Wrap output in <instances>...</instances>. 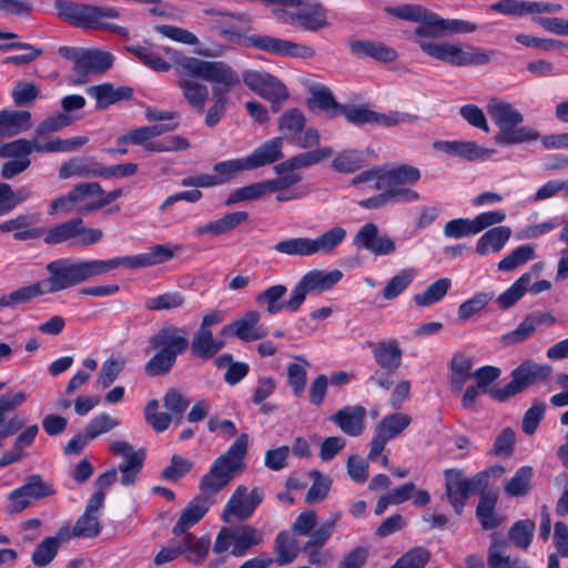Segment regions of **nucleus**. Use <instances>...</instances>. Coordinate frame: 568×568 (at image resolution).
<instances>
[{
  "mask_svg": "<svg viewBox=\"0 0 568 568\" xmlns=\"http://www.w3.org/2000/svg\"><path fill=\"white\" fill-rule=\"evenodd\" d=\"M306 125V118L303 112L296 108L285 111L278 118V131L283 140H292L296 134L302 133Z\"/></svg>",
  "mask_w": 568,
  "mask_h": 568,
  "instance_id": "obj_43",
  "label": "nucleus"
},
{
  "mask_svg": "<svg viewBox=\"0 0 568 568\" xmlns=\"http://www.w3.org/2000/svg\"><path fill=\"white\" fill-rule=\"evenodd\" d=\"M275 250L287 255H314L312 239L310 237H295L281 241L275 245Z\"/></svg>",
  "mask_w": 568,
  "mask_h": 568,
  "instance_id": "obj_62",
  "label": "nucleus"
},
{
  "mask_svg": "<svg viewBox=\"0 0 568 568\" xmlns=\"http://www.w3.org/2000/svg\"><path fill=\"white\" fill-rule=\"evenodd\" d=\"M410 422L409 415L394 413L382 418L375 432H379L390 440L402 434L409 426Z\"/></svg>",
  "mask_w": 568,
  "mask_h": 568,
  "instance_id": "obj_49",
  "label": "nucleus"
},
{
  "mask_svg": "<svg viewBox=\"0 0 568 568\" xmlns=\"http://www.w3.org/2000/svg\"><path fill=\"white\" fill-rule=\"evenodd\" d=\"M508 542L504 539L493 538L488 548L487 562L489 568H529V566L520 560H511L507 554Z\"/></svg>",
  "mask_w": 568,
  "mask_h": 568,
  "instance_id": "obj_36",
  "label": "nucleus"
},
{
  "mask_svg": "<svg viewBox=\"0 0 568 568\" xmlns=\"http://www.w3.org/2000/svg\"><path fill=\"white\" fill-rule=\"evenodd\" d=\"M332 154L333 149L331 146L306 151L288 158L287 160L275 165L274 169L277 174H284L288 172L295 173L297 170L318 164L320 162L331 158Z\"/></svg>",
  "mask_w": 568,
  "mask_h": 568,
  "instance_id": "obj_27",
  "label": "nucleus"
},
{
  "mask_svg": "<svg viewBox=\"0 0 568 568\" xmlns=\"http://www.w3.org/2000/svg\"><path fill=\"white\" fill-rule=\"evenodd\" d=\"M276 383L272 377H260L254 388L252 400L255 405H258L260 413L263 415H271L276 410V405L271 402H265L275 390Z\"/></svg>",
  "mask_w": 568,
  "mask_h": 568,
  "instance_id": "obj_45",
  "label": "nucleus"
},
{
  "mask_svg": "<svg viewBox=\"0 0 568 568\" xmlns=\"http://www.w3.org/2000/svg\"><path fill=\"white\" fill-rule=\"evenodd\" d=\"M498 493L496 490H483L476 507V518L485 530L499 527L504 520L496 511Z\"/></svg>",
  "mask_w": 568,
  "mask_h": 568,
  "instance_id": "obj_29",
  "label": "nucleus"
},
{
  "mask_svg": "<svg viewBox=\"0 0 568 568\" xmlns=\"http://www.w3.org/2000/svg\"><path fill=\"white\" fill-rule=\"evenodd\" d=\"M452 286V281L442 277L432 283L423 293L414 295V302L420 307H427L439 302L447 294Z\"/></svg>",
  "mask_w": 568,
  "mask_h": 568,
  "instance_id": "obj_47",
  "label": "nucleus"
},
{
  "mask_svg": "<svg viewBox=\"0 0 568 568\" xmlns=\"http://www.w3.org/2000/svg\"><path fill=\"white\" fill-rule=\"evenodd\" d=\"M247 489L245 486H239L233 493L222 514L227 527H222L219 531L213 551L223 554L232 548V555L244 556L248 551V527L245 525H234L235 521H243L248 518Z\"/></svg>",
  "mask_w": 568,
  "mask_h": 568,
  "instance_id": "obj_3",
  "label": "nucleus"
},
{
  "mask_svg": "<svg viewBox=\"0 0 568 568\" xmlns=\"http://www.w3.org/2000/svg\"><path fill=\"white\" fill-rule=\"evenodd\" d=\"M173 257V251L163 246V245H155L153 246L150 252L138 254V255H131V256H120L114 257L113 265L114 268L124 266L128 268H139V267H148L152 265H156L163 262L169 261Z\"/></svg>",
  "mask_w": 568,
  "mask_h": 568,
  "instance_id": "obj_24",
  "label": "nucleus"
},
{
  "mask_svg": "<svg viewBox=\"0 0 568 568\" xmlns=\"http://www.w3.org/2000/svg\"><path fill=\"white\" fill-rule=\"evenodd\" d=\"M386 172L394 189H405L404 185L415 184L420 179V171L407 164L396 165Z\"/></svg>",
  "mask_w": 568,
  "mask_h": 568,
  "instance_id": "obj_53",
  "label": "nucleus"
},
{
  "mask_svg": "<svg viewBox=\"0 0 568 568\" xmlns=\"http://www.w3.org/2000/svg\"><path fill=\"white\" fill-rule=\"evenodd\" d=\"M103 236L102 230L85 226L82 217H73L44 229L42 235L48 245L65 244L68 247L90 246L100 242Z\"/></svg>",
  "mask_w": 568,
  "mask_h": 568,
  "instance_id": "obj_8",
  "label": "nucleus"
},
{
  "mask_svg": "<svg viewBox=\"0 0 568 568\" xmlns=\"http://www.w3.org/2000/svg\"><path fill=\"white\" fill-rule=\"evenodd\" d=\"M176 538L181 555H184L189 562L200 564L206 558L211 547L209 536L196 538L193 534H181Z\"/></svg>",
  "mask_w": 568,
  "mask_h": 568,
  "instance_id": "obj_32",
  "label": "nucleus"
},
{
  "mask_svg": "<svg viewBox=\"0 0 568 568\" xmlns=\"http://www.w3.org/2000/svg\"><path fill=\"white\" fill-rule=\"evenodd\" d=\"M27 400L24 392L6 393L0 396V439L8 438L24 427V419L19 416H12L7 419V415L21 406Z\"/></svg>",
  "mask_w": 568,
  "mask_h": 568,
  "instance_id": "obj_21",
  "label": "nucleus"
},
{
  "mask_svg": "<svg viewBox=\"0 0 568 568\" xmlns=\"http://www.w3.org/2000/svg\"><path fill=\"white\" fill-rule=\"evenodd\" d=\"M534 257L535 250L531 245L526 244L518 246L510 254L499 261L498 270L503 272H510Z\"/></svg>",
  "mask_w": 568,
  "mask_h": 568,
  "instance_id": "obj_60",
  "label": "nucleus"
},
{
  "mask_svg": "<svg viewBox=\"0 0 568 568\" xmlns=\"http://www.w3.org/2000/svg\"><path fill=\"white\" fill-rule=\"evenodd\" d=\"M73 119L65 113H57L42 120L34 130V136L42 141L47 134L58 132L72 124Z\"/></svg>",
  "mask_w": 568,
  "mask_h": 568,
  "instance_id": "obj_61",
  "label": "nucleus"
},
{
  "mask_svg": "<svg viewBox=\"0 0 568 568\" xmlns=\"http://www.w3.org/2000/svg\"><path fill=\"white\" fill-rule=\"evenodd\" d=\"M511 236L509 226H496L485 232L476 243V253L480 256L489 252H500Z\"/></svg>",
  "mask_w": 568,
  "mask_h": 568,
  "instance_id": "obj_33",
  "label": "nucleus"
},
{
  "mask_svg": "<svg viewBox=\"0 0 568 568\" xmlns=\"http://www.w3.org/2000/svg\"><path fill=\"white\" fill-rule=\"evenodd\" d=\"M283 138H274L256 148L251 154V168L274 163L283 158Z\"/></svg>",
  "mask_w": 568,
  "mask_h": 568,
  "instance_id": "obj_41",
  "label": "nucleus"
},
{
  "mask_svg": "<svg viewBox=\"0 0 568 568\" xmlns=\"http://www.w3.org/2000/svg\"><path fill=\"white\" fill-rule=\"evenodd\" d=\"M37 222L34 214H19L13 219L7 220L0 224V232H13L16 241H29L42 237L44 227L32 225Z\"/></svg>",
  "mask_w": 568,
  "mask_h": 568,
  "instance_id": "obj_23",
  "label": "nucleus"
},
{
  "mask_svg": "<svg viewBox=\"0 0 568 568\" xmlns=\"http://www.w3.org/2000/svg\"><path fill=\"white\" fill-rule=\"evenodd\" d=\"M550 373L551 368L548 365L525 362L511 372V382L504 387L489 388V395L497 402H505L523 393L530 385L547 379Z\"/></svg>",
  "mask_w": 568,
  "mask_h": 568,
  "instance_id": "obj_11",
  "label": "nucleus"
},
{
  "mask_svg": "<svg viewBox=\"0 0 568 568\" xmlns=\"http://www.w3.org/2000/svg\"><path fill=\"white\" fill-rule=\"evenodd\" d=\"M534 469L530 466L519 467L514 476L504 485V493L508 497H525L532 489Z\"/></svg>",
  "mask_w": 568,
  "mask_h": 568,
  "instance_id": "obj_40",
  "label": "nucleus"
},
{
  "mask_svg": "<svg viewBox=\"0 0 568 568\" xmlns=\"http://www.w3.org/2000/svg\"><path fill=\"white\" fill-rule=\"evenodd\" d=\"M274 550L276 554L275 562L280 566L292 564L300 552L296 539L287 530H282L277 534Z\"/></svg>",
  "mask_w": 568,
  "mask_h": 568,
  "instance_id": "obj_42",
  "label": "nucleus"
},
{
  "mask_svg": "<svg viewBox=\"0 0 568 568\" xmlns=\"http://www.w3.org/2000/svg\"><path fill=\"white\" fill-rule=\"evenodd\" d=\"M110 450L116 456L124 457V462L116 468L121 473V484L126 487L134 485L144 464L145 449L134 450L130 443L116 440L110 446Z\"/></svg>",
  "mask_w": 568,
  "mask_h": 568,
  "instance_id": "obj_17",
  "label": "nucleus"
},
{
  "mask_svg": "<svg viewBox=\"0 0 568 568\" xmlns=\"http://www.w3.org/2000/svg\"><path fill=\"white\" fill-rule=\"evenodd\" d=\"M419 199V194L414 190H390L382 192L375 196L361 200L358 205L368 210H377L386 206L388 203L395 202H415Z\"/></svg>",
  "mask_w": 568,
  "mask_h": 568,
  "instance_id": "obj_35",
  "label": "nucleus"
},
{
  "mask_svg": "<svg viewBox=\"0 0 568 568\" xmlns=\"http://www.w3.org/2000/svg\"><path fill=\"white\" fill-rule=\"evenodd\" d=\"M429 559V550L424 547H414L400 556L390 568H424Z\"/></svg>",
  "mask_w": 568,
  "mask_h": 568,
  "instance_id": "obj_63",
  "label": "nucleus"
},
{
  "mask_svg": "<svg viewBox=\"0 0 568 568\" xmlns=\"http://www.w3.org/2000/svg\"><path fill=\"white\" fill-rule=\"evenodd\" d=\"M343 273L339 270L322 271L313 270L302 276L294 286V293L297 296L300 307L306 300L307 294H321L331 290L342 278Z\"/></svg>",
  "mask_w": 568,
  "mask_h": 568,
  "instance_id": "obj_16",
  "label": "nucleus"
},
{
  "mask_svg": "<svg viewBox=\"0 0 568 568\" xmlns=\"http://www.w3.org/2000/svg\"><path fill=\"white\" fill-rule=\"evenodd\" d=\"M286 292L287 287L283 284L272 285L258 294L255 301L260 306H265V311L270 315H275L283 310L295 313L300 310L297 296L293 288L291 297L283 302L282 298L285 296Z\"/></svg>",
  "mask_w": 568,
  "mask_h": 568,
  "instance_id": "obj_22",
  "label": "nucleus"
},
{
  "mask_svg": "<svg viewBox=\"0 0 568 568\" xmlns=\"http://www.w3.org/2000/svg\"><path fill=\"white\" fill-rule=\"evenodd\" d=\"M251 91L270 101L274 113L281 110L290 97L286 85L280 79L261 71H251Z\"/></svg>",
  "mask_w": 568,
  "mask_h": 568,
  "instance_id": "obj_15",
  "label": "nucleus"
},
{
  "mask_svg": "<svg viewBox=\"0 0 568 568\" xmlns=\"http://www.w3.org/2000/svg\"><path fill=\"white\" fill-rule=\"evenodd\" d=\"M166 53L172 55L173 67L179 75L176 85L181 89L184 99L197 112H203L209 98V89L199 79L220 83L232 88L240 82L233 69L223 61H205L194 57H186L171 49Z\"/></svg>",
  "mask_w": 568,
  "mask_h": 568,
  "instance_id": "obj_2",
  "label": "nucleus"
},
{
  "mask_svg": "<svg viewBox=\"0 0 568 568\" xmlns=\"http://www.w3.org/2000/svg\"><path fill=\"white\" fill-rule=\"evenodd\" d=\"M39 87L31 82L19 81L13 87L11 95L16 106H31L39 97Z\"/></svg>",
  "mask_w": 568,
  "mask_h": 568,
  "instance_id": "obj_64",
  "label": "nucleus"
},
{
  "mask_svg": "<svg viewBox=\"0 0 568 568\" xmlns=\"http://www.w3.org/2000/svg\"><path fill=\"white\" fill-rule=\"evenodd\" d=\"M341 114L345 116L348 123L355 125H382L395 126L402 123H416L418 116L409 113L392 111L389 113H379L365 105L341 106Z\"/></svg>",
  "mask_w": 568,
  "mask_h": 568,
  "instance_id": "obj_12",
  "label": "nucleus"
},
{
  "mask_svg": "<svg viewBox=\"0 0 568 568\" xmlns=\"http://www.w3.org/2000/svg\"><path fill=\"white\" fill-rule=\"evenodd\" d=\"M101 163L92 158H72L59 168L60 179L100 176Z\"/></svg>",
  "mask_w": 568,
  "mask_h": 568,
  "instance_id": "obj_34",
  "label": "nucleus"
},
{
  "mask_svg": "<svg viewBox=\"0 0 568 568\" xmlns=\"http://www.w3.org/2000/svg\"><path fill=\"white\" fill-rule=\"evenodd\" d=\"M31 129V113L27 110H0V138H12Z\"/></svg>",
  "mask_w": 568,
  "mask_h": 568,
  "instance_id": "obj_28",
  "label": "nucleus"
},
{
  "mask_svg": "<svg viewBox=\"0 0 568 568\" xmlns=\"http://www.w3.org/2000/svg\"><path fill=\"white\" fill-rule=\"evenodd\" d=\"M308 476L313 479V485L305 496V501L308 504L323 501L329 493L332 480L316 469L311 470Z\"/></svg>",
  "mask_w": 568,
  "mask_h": 568,
  "instance_id": "obj_59",
  "label": "nucleus"
},
{
  "mask_svg": "<svg viewBox=\"0 0 568 568\" xmlns=\"http://www.w3.org/2000/svg\"><path fill=\"white\" fill-rule=\"evenodd\" d=\"M251 47L271 54L291 58L312 59L315 55V50L310 45L265 34H251Z\"/></svg>",
  "mask_w": 568,
  "mask_h": 568,
  "instance_id": "obj_14",
  "label": "nucleus"
},
{
  "mask_svg": "<svg viewBox=\"0 0 568 568\" xmlns=\"http://www.w3.org/2000/svg\"><path fill=\"white\" fill-rule=\"evenodd\" d=\"M125 367V359L121 357H109L101 367L95 385L105 389L112 385Z\"/></svg>",
  "mask_w": 568,
  "mask_h": 568,
  "instance_id": "obj_54",
  "label": "nucleus"
},
{
  "mask_svg": "<svg viewBox=\"0 0 568 568\" xmlns=\"http://www.w3.org/2000/svg\"><path fill=\"white\" fill-rule=\"evenodd\" d=\"M535 528V521L530 519L517 520L509 528L508 537L516 547L527 549L532 541Z\"/></svg>",
  "mask_w": 568,
  "mask_h": 568,
  "instance_id": "obj_52",
  "label": "nucleus"
},
{
  "mask_svg": "<svg viewBox=\"0 0 568 568\" xmlns=\"http://www.w3.org/2000/svg\"><path fill=\"white\" fill-rule=\"evenodd\" d=\"M32 152L45 153L44 141L33 136L32 139H17L0 145V158L19 161H31Z\"/></svg>",
  "mask_w": 568,
  "mask_h": 568,
  "instance_id": "obj_30",
  "label": "nucleus"
},
{
  "mask_svg": "<svg viewBox=\"0 0 568 568\" xmlns=\"http://www.w3.org/2000/svg\"><path fill=\"white\" fill-rule=\"evenodd\" d=\"M103 507L102 494H93L89 499L84 513L73 526L75 538H95L101 534L100 509Z\"/></svg>",
  "mask_w": 568,
  "mask_h": 568,
  "instance_id": "obj_20",
  "label": "nucleus"
},
{
  "mask_svg": "<svg viewBox=\"0 0 568 568\" xmlns=\"http://www.w3.org/2000/svg\"><path fill=\"white\" fill-rule=\"evenodd\" d=\"M347 236V231L342 226H335L320 236L312 239L314 254H329L341 245Z\"/></svg>",
  "mask_w": 568,
  "mask_h": 568,
  "instance_id": "obj_44",
  "label": "nucleus"
},
{
  "mask_svg": "<svg viewBox=\"0 0 568 568\" xmlns=\"http://www.w3.org/2000/svg\"><path fill=\"white\" fill-rule=\"evenodd\" d=\"M296 8L294 11L277 8L273 13L282 23L296 26L304 31L316 32L328 27L326 11L321 4L304 6L302 3Z\"/></svg>",
  "mask_w": 568,
  "mask_h": 568,
  "instance_id": "obj_13",
  "label": "nucleus"
},
{
  "mask_svg": "<svg viewBox=\"0 0 568 568\" xmlns=\"http://www.w3.org/2000/svg\"><path fill=\"white\" fill-rule=\"evenodd\" d=\"M248 437L242 434L212 464L210 471L200 481V489L203 496L194 498L182 510L172 534L179 537L181 534H191L189 529L197 524L209 511L207 497L221 491L244 467V457L247 450Z\"/></svg>",
  "mask_w": 568,
  "mask_h": 568,
  "instance_id": "obj_1",
  "label": "nucleus"
},
{
  "mask_svg": "<svg viewBox=\"0 0 568 568\" xmlns=\"http://www.w3.org/2000/svg\"><path fill=\"white\" fill-rule=\"evenodd\" d=\"M113 57L111 53L100 50L85 49L78 64L75 73L68 77L71 84L80 85L88 82L90 74L104 73L112 67Z\"/></svg>",
  "mask_w": 568,
  "mask_h": 568,
  "instance_id": "obj_19",
  "label": "nucleus"
},
{
  "mask_svg": "<svg viewBox=\"0 0 568 568\" xmlns=\"http://www.w3.org/2000/svg\"><path fill=\"white\" fill-rule=\"evenodd\" d=\"M149 345L156 351L146 362L144 371L151 377L168 375L178 356L190 347L189 332L184 326L173 324L162 326L149 338Z\"/></svg>",
  "mask_w": 568,
  "mask_h": 568,
  "instance_id": "obj_4",
  "label": "nucleus"
},
{
  "mask_svg": "<svg viewBox=\"0 0 568 568\" xmlns=\"http://www.w3.org/2000/svg\"><path fill=\"white\" fill-rule=\"evenodd\" d=\"M444 478L445 495L455 513L462 515L469 496L487 487L489 471H480L471 478H466L463 470L449 468L445 469Z\"/></svg>",
  "mask_w": 568,
  "mask_h": 568,
  "instance_id": "obj_9",
  "label": "nucleus"
},
{
  "mask_svg": "<svg viewBox=\"0 0 568 568\" xmlns=\"http://www.w3.org/2000/svg\"><path fill=\"white\" fill-rule=\"evenodd\" d=\"M248 217L247 212H233L225 214L223 217L212 221L205 225L196 227L195 234L201 236L204 234L221 235L235 229Z\"/></svg>",
  "mask_w": 568,
  "mask_h": 568,
  "instance_id": "obj_39",
  "label": "nucleus"
},
{
  "mask_svg": "<svg viewBox=\"0 0 568 568\" xmlns=\"http://www.w3.org/2000/svg\"><path fill=\"white\" fill-rule=\"evenodd\" d=\"M414 268H404L393 276L383 290V297L387 301L396 298L414 280Z\"/></svg>",
  "mask_w": 568,
  "mask_h": 568,
  "instance_id": "obj_57",
  "label": "nucleus"
},
{
  "mask_svg": "<svg viewBox=\"0 0 568 568\" xmlns=\"http://www.w3.org/2000/svg\"><path fill=\"white\" fill-rule=\"evenodd\" d=\"M19 488L26 497L30 499L33 498L36 500L43 499L55 494L52 484L45 481L42 476L38 474L27 476L24 478V484Z\"/></svg>",
  "mask_w": 568,
  "mask_h": 568,
  "instance_id": "obj_50",
  "label": "nucleus"
},
{
  "mask_svg": "<svg viewBox=\"0 0 568 568\" xmlns=\"http://www.w3.org/2000/svg\"><path fill=\"white\" fill-rule=\"evenodd\" d=\"M351 49L358 55L369 57L381 62H394L398 54L392 47L377 41H355Z\"/></svg>",
  "mask_w": 568,
  "mask_h": 568,
  "instance_id": "obj_38",
  "label": "nucleus"
},
{
  "mask_svg": "<svg viewBox=\"0 0 568 568\" xmlns=\"http://www.w3.org/2000/svg\"><path fill=\"white\" fill-rule=\"evenodd\" d=\"M45 270L49 274L44 284L47 293H55L80 285L114 270L113 260L72 261L58 258L50 262Z\"/></svg>",
  "mask_w": 568,
  "mask_h": 568,
  "instance_id": "obj_5",
  "label": "nucleus"
},
{
  "mask_svg": "<svg viewBox=\"0 0 568 568\" xmlns=\"http://www.w3.org/2000/svg\"><path fill=\"white\" fill-rule=\"evenodd\" d=\"M373 358L381 368L396 372L402 365L403 349L396 339L371 344Z\"/></svg>",
  "mask_w": 568,
  "mask_h": 568,
  "instance_id": "obj_31",
  "label": "nucleus"
},
{
  "mask_svg": "<svg viewBox=\"0 0 568 568\" xmlns=\"http://www.w3.org/2000/svg\"><path fill=\"white\" fill-rule=\"evenodd\" d=\"M493 298V293L481 292L463 302L458 307V321L463 323L468 321L484 310Z\"/></svg>",
  "mask_w": 568,
  "mask_h": 568,
  "instance_id": "obj_58",
  "label": "nucleus"
},
{
  "mask_svg": "<svg viewBox=\"0 0 568 568\" xmlns=\"http://www.w3.org/2000/svg\"><path fill=\"white\" fill-rule=\"evenodd\" d=\"M45 292L41 288L40 283L31 284L28 286L20 287L9 294L1 295L2 307H14L19 304H24L31 300L44 294Z\"/></svg>",
  "mask_w": 568,
  "mask_h": 568,
  "instance_id": "obj_51",
  "label": "nucleus"
},
{
  "mask_svg": "<svg viewBox=\"0 0 568 568\" xmlns=\"http://www.w3.org/2000/svg\"><path fill=\"white\" fill-rule=\"evenodd\" d=\"M307 105L311 110L316 109L326 111L329 116H335L341 113V104H338L331 90L326 87L316 88L312 90V97L307 100Z\"/></svg>",
  "mask_w": 568,
  "mask_h": 568,
  "instance_id": "obj_48",
  "label": "nucleus"
},
{
  "mask_svg": "<svg viewBox=\"0 0 568 568\" xmlns=\"http://www.w3.org/2000/svg\"><path fill=\"white\" fill-rule=\"evenodd\" d=\"M353 244L359 250H366L374 255H390L396 251L395 241L387 234H379L375 223L364 224L355 234Z\"/></svg>",
  "mask_w": 568,
  "mask_h": 568,
  "instance_id": "obj_18",
  "label": "nucleus"
},
{
  "mask_svg": "<svg viewBox=\"0 0 568 568\" xmlns=\"http://www.w3.org/2000/svg\"><path fill=\"white\" fill-rule=\"evenodd\" d=\"M185 303L184 296L179 292H166L161 295L146 298L144 306L148 311L160 312L182 307Z\"/></svg>",
  "mask_w": 568,
  "mask_h": 568,
  "instance_id": "obj_55",
  "label": "nucleus"
},
{
  "mask_svg": "<svg viewBox=\"0 0 568 568\" xmlns=\"http://www.w3.org/2000/svg\"><path fill=\"white\" fill-rule=\"evenodd\" d=\"M419 48L432 58L456 67L486 64L495 53L474 47L464 50L450 43L420 42Z\"/></svg>",
  "mask_w": 568,
  "mask_h": 568,
  "instance_id": "obj_10",
  "label": "nucleus"
},
{
  "mask_svg": "<svg viewBox=\"0 0 568 568\" xmlns=\"http://www.w3.org/2000/svg\"><path fill=\"white\" fill-rule=\"evenodd\" d=\"M87 94L97 101L95 108L104 110L120 101H128L133 95V89L129 87L115 88L112 83H102L87 88Z\"/></svg>",
  "mask_w": 568,
  "mask_h": 568,
  "instance_id": "obj_26",
  "label": "nucleus"
},
{
  "mask_svg": "<svg viewBox=\"0 0 568 568\" xmlns=\"http://www.w3.org/2000/svg\"><path fill=\"white\" fill-rule=\"evenodd\" d=\"M54 8L59 18L77 27L104 29L118 34H126L125 28L104 22L105 19L119 17V12L114 8L81 4L67 0H55Z\"/></svg>",
  "mask_w": 568,
  "mask_h": 568,
  "instance_id": "obj_7",
  "label": "nucleus"
},
{
  "mask_svg": "<svg viewBox=\"0 0 568 568\" xmlns=\"http://www.w3.org/2000/svg\"><path fill=\"white\" fill-rule=\"evenodd\" d=\"M364 164L362 153L356 150H344L332 161V168L338 173H353L359 170Z\"/></svg>",
  "mask_w": 568,
  "mask_h": 568,
  "instance_id": "obj_56",
  "label": "nucleus"
},
{
  "mask_svg": "<svg viewBox=\"0 0 568 568\" xmlns=\"http://www.w3.org/2000/svg\"><path fill=\"white\" fill-rule=\"evenodd\" d=\"M366 408L364 406H346L329 417L341 430L348 436H359L365 427Z\"/></svg>",
  "mask_w": 568,
  "mask_h": 568,
  "instance_id": "obj_25",
  "label": "nucleus"
},
{
  "mask_svg": "<svg viewBox=\"0 0 568 568\" xmlns=\"http://www.w3.org/2000/svg\"><path fill=\"white\" fill-rule=\"evenodd\" d=\"M531 273H524L508 290L500 294L496 302L501 310L514 306L528 291Z\"/></svg>",
  "mask_w": 568,
  "mask_h": 568,
  "instance_id": "obj_46",
  "label": "nucleus"
},
{
  "mask_svg": "<svg viewBox=\"0 0 568 568\" xmlns=\"http://www.w3.org/2000/svg\"><path fill=\"white\" fill-rule=\"evenodd\" d=\"M488 113L499 129L495 141L503 145H515L523 142L535 141L540 134L529 126H518L524 121V115L510 103L491 100L487 105Z\"/></svg>",
  "mask_w": 568,
  "mask_h": 568,
  "instance_id": "obj_6",
  "label": "nucleus"
},
{
  "mask_svg": "<svg viewBox=\"0 0 568 568\" xmlns=\"http://www.w3.org/2000/svg\"><path fill=\"white\" fill-rule=\"evenodd\" d=\"M224 345V341L215 339L210 329L199 328L193 335L191 349L195 356L209 359L220 352Z\"/></svg>",
  "mask_w": 568,
  "mask_h": 568,
  "instance_id": "obj_37",
  "label": "nucleus"
}]
</instances>
